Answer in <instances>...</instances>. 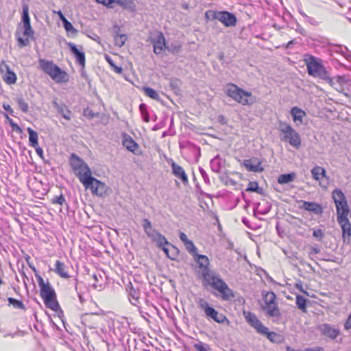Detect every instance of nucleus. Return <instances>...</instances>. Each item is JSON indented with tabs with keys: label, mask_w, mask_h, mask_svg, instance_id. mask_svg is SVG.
<instances>
[{
	"label": "nucleus",
	"mask_w": 351,
	"mask_h": 351,
	"mask_svg": "<svg viewBox=\"0 0 351 351\" xmlns=\"http://www.w3.org/2000/svg\"><path fill=\"white\" fill-rule=\"evenodd\" d=\"M188 252L193 256L194 261L201 269L198 276L202 279L203 285L209 286L219 293L218 296L223 301H228L234 298V293L221 275L210 268V260L207 256L199 254L197 249L191 240L184 244Z\"/></svg>",
	"instance_id": "1"
},
{
	"label": "nucleus",
	"mask_w": 351,
	"mask_h": 351,
	"mask_svg": "<svg viewBox=\"0 0 351 351\" xmlns=\"http://www.w3.org/2000/svg\"><path fill=\"white\" fill-rule=\"evenodd\" d=\"M29 267L35 273V277L40 288V295L45 306L54 311L57 316L64 323V312L57 300V295L54 289L48 280H47V282H45L42 276L38 274L35 267L32 265H29Z\"/></svg>",
	"instance_id": "2"
},
{
	"label": "nucleus",
	"mask_w": 351,
	"mask_h": 351,
	"mask_svg": "<svg viewBox=\"0 0 351 351\" xmlns=\"http://www.w3.org/2000/svg\"><path fill=\"white\" fill-rule=\"evenodd\" d=\"M38 68L57 83L67 82L69 80V74L52 60L39 58Z\"/></svg>",
	"instance_id": "3"
},
{
	"label": "nucleus",
	"mask_w": 351,
	"mask_h": 351,
	"mask_svg": "<svg viewBox=\"0 0 351 351\" xmlns=\"http://www.w3.org/2000/svg\"><path fill=\"white\" fill-rule=\"evenodd\" d=\"M243 314L245 321L250 326L253 327L258 333L266 336L271 342L278 343L280 341L281 335L275 332H270L269 328L263 324L254 313L250 311H243Z\"/></svg>",
	"instance_id": "4"
},
{
	"label": "nucleus",
	"mask_w": 351,
	"mask_h": 351,
	"mask_svg": "<svg viewBox=\"0 0 351 351\" xmlns=\"http://www.w3.org/2000/svg\"><path fill=\"white\" fill-rule=\"evenodd\" d=\"M226 94L243 106H252L256 101V97L251 92L247 91L232 83L227 84Z\"/></svg>",
	"instance_id": "5"
},
{
	"label": "nucleus",
	"mask_w": 351,
	"mask_h": 351,
	"mask_svg": "<svg viewBox=\"0 0 351 351\" xmlns=\"http://www.w3.org/2000/svg\"><path fill=\"white\" fill-rule=\"evenodd\" d=\"M306 65L309 75L325 80L330 86H333L335 84L320 60L313 56H310L308 60H306Z\"/></svg>",
	"instance_id": "6"
},
{
	"label": "nucleus",
	"mask_w": 351,
	"mask_h": 351,
	"mask_svg": "<svg viewBox=\"0 0 351 351\" xmlns=\"http://www.w3.org/2000/svg\"><path fill=\"white\" fill-rule=\"evenodd\" d=\"M278 129L282 134L280 136L281 141L288 142L292 147L299 149L301 145L300 136L290 124L280 120Z\"/></svg>",
	"instance_id": "7"
},
{
	"label": "nucleus",
	"mask_w": 351,
	"mask_h": 351,
	"mask_svg": "<svg viewBox=\"0 0 351 351\" xmlns=\"http://www.w3.org/2000/svg\"><path fill=\"white\" fill-rule=\"evenodd\" d=\"M69 164L81 183L92 175L91 170L87 163L75 153L71 154Z\"/></svg>",
	"instance_id": "8"
},
{
	"label": "nucleus",
	"mask_w": 351,
	"mask_h": 351,
	"mask_svg": "<svg viewBox=\"0 0 351 351\" xmlns=\"http://www.w3.org/2000/svg\"><path fill=\"white\" fill-rule=\"evenodd\" d=\"M86 189H89L92 194L99 197L106 195L108 186L92 175L82 183Z\"/></svg>",
	"instance_id": "9"
},
{
	"label": "nucleus",
	"mask_w": 351,
	"mask_h": 351,
	"mask_svg": "<svg viewBox=\"0 0 351 351\" xmlns=\"http://www.w3.org/2000/svg\"><path fill=\"white\" fill-rule=\"evenodd\" d=\"M332 197L335 204L337 215L349 214L350 209L345 194L338 188L332 192Z\"/></svg>",
	"instance_id": "10"
},
{
	"label": "nucleus",
	"mask_w": 351,
	"mask_h": 351,
	"mask_svg": "<svg viewBox=\"0 0 351 351\" xmlns=\"http://www.w3.org/2000/svg\"><path fill=\"white\" fill-rule=\"evenodd\" d=\"M212 14V19H217L225 27H235L237 23L236 15L228 11L210 12Z\"/></svg>",
	"instance_id": "11"
},
{
	"label": "nucleus",
	"mask_w": 351,
	"mask_h": 351,
	"mask_svg": "<svg viewBox=\"0 0 351 351\" xmlns=\"http://www.w3.org/2000/svg\"><path fill=\"white\" fill-rule=\"evenodd\" d=\"M199 306L204 310V313L208 319H211L215 322L221 324L226 319V316L219 313L215 308L211 306L208 302L203 299H200Z\"/></svg>",
	"instance_id": "12"
},
{
	"label": "nucleus",
	"mask_w": 351,
	"mask_h": 351,
	"mask_svg": "<svg viewBox=\"0 0 351 351\" xmlns=\"http://www.w3.org/2000/svg\"><path fill=\"white\" fill-rule=\"evenodd\" d=\"M348 214L337 215V221L342 231L343 243L349 244L351 241V223L348 218Z\"/></svg>",
	"instance_id": "13"
},
{
	"label": "nucleus",
	"mask_w": 351,
	"mask_h": 351,
	"mask_svg": "<svg viewBox=\"0 0 351 351\" xmlns=\"http://www.w3.org/2000/svg\"><path fill=\"white\" fill-rule=\"evenodd\" d=\"M150 43L153 45V51L156 55H160L167 50L166 39L162 32H158L155 36L149 37Z\"/></svg>",
	"instance_id": "14"
},
{
	"label": "nucleus",
	"mask_w": 351,
	"mask_h": 351,
	"mask_svg": "<svg viewBox=\"0 0 351 351\" xmlns=\"http://www.w3.org/2000/svg\"><path fill=\"white\" fill-rule=\"evenodd\" d=\"M21 20L23 26V35L27 36L32 39H34V31L31 25L30 18L29 15V8L27 5H24L23 6Z\"/></svg>",
	"instance_id": "15"
},
{
	"label": "nucleus",
	"mask_w": 351,
	"mask_h": 351,
	"mask_svg": "<svg viewBox=\"0 0 351 351\" xmlns=\"http://www.w3.org/2000/svg\"><path fill=\"white\" fill-rule=\"evenodd\" d=\"M317 329L322 336L330 340H335L340 335V330L329 324H320L318 326Z\"/></svg>",
	"instance_id": "16"
},
{
	"label": "nucleus",
	"mask_w": 351,
	"mask_h": 351,
	"mask_svg": "<svg viewBox=\"0 0 351 351\" xmlns=\"http://www.w3.org/2000/svg\"><path fill=\"white\" fill-rule=\"evenodd\" d=\"M71 53L74 56L76 62L82 66V68H84L85 66V53L83 51L82 46H80V49H78L76 45L73 43H67Z\"/></svg>",
	"instance_id": "17"
},
{
	"label": "nucleus",
	"mask_w": 351,
	"mask_h": 351,
	"mask_svg": "<svg viewBox=\"0 0 351 351\" xmlns=\"http://www.w3.org/2000/svg\"><path fill=\"white\" fill-rule=\"evenodd\" d=\"M126 291L128 295V298L131 304L134 306H138L140 304V289L138 286L134 287L131 282L126 285Z\"/></svg>",
	"instance_id": "18"
},
{
	"label": "nucleus",
	"mask_w": 351,
	"mask_h": 351,
	"mask_svg": "<svg viewBox=\"0 0 351 351\" xmlns=\"http://www.w3.org/2000/svg\"><path fill=\"white\" fill-rule=\"evenodd\" d=\"M1 72L5 71L3 76V81L8 84H14L16 83L17 77L16 73L10 69V67L5 63H1L0 66Z\"/></svg>",
	"instance_id": "19"
},
{
	"label": "nucleus",
	"mask_w": 351,
	"mask_h": 351,
	"mask_svg": "<svg viewBox=\"0 0 351 351\" xmlns=\"http://www.w3.org/2000/svg\"><path fill=\"white\" fill-rule=\"evenodd\" d=\"M302 204L300 206V208L307 211L313 212L316 215H319L323 212L322 206L316 202L302 201Z\"/></svg>",
	"instance_id": "20"
},
{
	"label": "nucleus",
	"mask_w": 351,
	"mask_h": 351,
	"mask_svg": "<svg viewBox=\"0 0 351 351\" xmlns=\"http://www.w3.org/2000/svg\"><path fill=\"white\" fill-rule=\"evenodd\" d=\"M171 169L173 174L178 179H180L184 184H186L189 182L188 177L185 173L184 169L176 162L171 163Z\"/></svg>",
	"instance_id": "21"
},
{
	"label": "nucleus",
	"mask_w": 351,
	"mask_h": 351,
	"mask_svg": "<svg viewBox=\"0 0 351 351\" xmlns=\"http://www.w3.org/2000/svg\"><path fill=\"white\" fill-rule=\"evenodd\" d=\"M69 267L58 260L55 264L54 271L61 278L68 279L71 276L69 274Z\"/></svg>",
	"instance_id": "22"
},
{
	"label": "nucleus",
	"mask_w": 351,
	"mask_h": 351,
	"mask_svg": "<svg viewBox=\"0 0 351 351\" xmlns=\"http://www.w3.org/2000/svg\"><path fill=\"white\" fill-rule=\"evenodd\" d=\"M244 167L250 171L262 172L264 169L261 167V162L258 160L246 159L243 161Z\"/></svg>",
	"instance_id": "23"
},
{
	"label": "nucleus",
	"mask_w": 351,
	"mask_h": 351,
	"mask_svg": "<svg viewBox=\"0 0 351 351\" xmlns=\"http://www.w3.org/2000/svg\"><path fill=\"white\" fill-rule=\"evenodd\" d=\"M123 145L130 152L136 154V149L138 147V143L128 134L123 136Z\"/></svg>",
	"instance_id": "24"
},
{
	"label": "nucleus",
	"mask_w": 351,
	"mask_h": 351,
	"mask_svg": "<svg viewBox=\"0 0 351 351\" xmlns=\"http://www.w3.org/2000/svg\"><path fill=\"white\" fill-rule=\"evenodd\" d=\"M263 309L266 311V314L269 317L279 318L281 315L280 309L276 303H272V304H264Z\"/></svg>",
	"instance_id": "25"
},
{
	"label": "nucleus",
	"mask_w": 351,
	"mask_h": 351,
	"mask_svg": "<svg viewBox=\"0 0 351 351\" xmlns=\"http://www.w3.org/2000/svg\"><path fill=\"white\" fill-rule=\"evenodd\" d=\"M152 237H149L152 241L156 243L157 247L159 248L163 245H170L169 242L158 230L153 231Z\"/></svg>",
	"instance_id": "26"
},
{
	"label": "nucleus",
	"mask_w": 351,
	"mask_h": 351,
	"mask_svg": "<svg viewBox=\"0 0 351 351\" xmlns=\"http://www.w3.org/2000/svg\"><path fill=\"white\" fill-rule=\"evenodd\" d=\"M113 31L114 32V45L117 47H121L124 45L125 41L128 39V36L125 34H120L119 32L120 30V27L118 25H114L113 27Z\"/></svg>",
	"instance_id": "27"
},
{
	"label": "nucleus",
	"mask_w": 351,
	"mask_h": 351,
	"mask_svg": "<svg viewBox=\"0 0 351 351\" xmlns=\"http://www.w3.org/2000/svg\"><path fill=\"white\" fill-rule=\"evenodd\" d=\"M271 208V204L267 202H263L262 203L258 202L254 208V215L257 213L262 215H267L270 211Z\"/></svg>",
	"instance_id": "28"
},
{
	"label": "nucleus",
	"mask_w": 351,
	"mask_h": 351,
	"mask_svg": "<svg viewBox=\"0 0 351 351\" xmlns=\"http://www.w3.org/2000/svg\"><path fill=\"white\" fill-rule=\"evenodd\" d=\"M293 120L296 123H302L303 118L306 116V112L301 108L295 106L290 111Z\"/></svg>",
	"instance_id": "29"
},
{
	"label": "nucleus",
	"mask_w": 351,
	"mask_h": 351,
	"mask_svg": "<svg viewBox=\"0 0 351 351\" xmlns=\"http://www.w3.org/2000/svg\"><path fill=\"white\" fill-rule=\"evenodd\" d=\"M53 105L56 108L58 113L60 114L64 119L66 120H71L72 112L66 105H60L56 101H53Z\"/></svg>",
	"instance_id": "30"
},
{
	"label": "nucleus",
	"mask_w": 351,
	"mask_h": 351,
	"mask_svg": "<svg viewBox=\"0 0 351 351\" xmlns=\"http://www.w3.org/2000/svg\"><path fill=\"white\" fill-rule=\"evenodd\" d=\"M224 163L225 160L222 159L219 155H217L210 160V168L213 171L219 173Z\"/></svg>",
	"instance_id": "31"
},
{
	"label": "nucleus",
	"mask_w": 351,
	"mask_h": 351,
	"mask_svg": "<svg viewBox=\"0 0 351 351\" xmlns=\"http://www.w3.org/2000/svg\"><path fill=\"white\" fill-rule=\"evenodd\" d=\"M296 178V173L295 172H290L288 173H283L278 177V183L280 184H286L292 182Z\"/></svg>",
	"instance_id": "32"
},
{
	"label": "nucleus",
	"mask_w": 351,
	"mask_h": 351,
	"mask_svg": "<svg viewBox=\"0 0 351 351\" xmlns=\"http://www.w3.org/2000/svg\"><path fill=\"white\" fill-rule=\"evenodd\" d=\"M309 302L308 299L302 295H296L295 304L296 306L303 313H306L307 306Z\"/></svg>",
	"instance_id": "33"
},
{
	"label": "nucleus",
	"mask_w": 351,
	"mask_h": 351,
	"mask_svg": "<svg viewBox=\"0 0 351 351\" xmlns=\"http://www.w3.org/2000/svg\"><path fill=\"white\" fill-rule=\"evenodd\" d=\"M58 14L60 20L62 22L64 29L67 32H72L76 34L77 32V29L73 27L72 23L66 19V17L64 16L61 11H59Z\"/></svg>",
	"instance_id": "34"
},
{
	"label": "nucleus",
	"mask_w": 351,
	"mask_h": 351,
	"mask_svg": "<svg viewBox=\"0 0 351 351\" xmlns=\"http://www.w3.org/2000/svg\"><path fill=\"white\" fill-rule=\"evenodd\" d=\"M311 175L314 180L318 181L320 180V177L325 178L326 176V172L325 169L319 166H315L311 171Z\"/></svg>",
	"instance_id": "35"
},
{
	"label": "nucleus",
	"mask_w": 351,
	"mask_h": 351,
	"mask_svg": "<svg viewBox=\"0 0 351 351\" xmlns=\"http://www.w3.org/2000/svg\"><path fill=\"white\" fill-rule=\"evenodd\" d=\"M27 131L29 134V145L32 147L38 145V133L31 128H27Z\"/></svg>",
	"instance_id": "36"
},
{
	"label": "nucleus",
	"mask_w": 351,
	"mask_h": 351,
	"mask_svg": "<svg viewBox=\"0 0 351 351\" xmlns=\"http://www.w3.org/2000/svg\"><path fill=\"white\" fill-rule=\"evenodd\" d=\"M332 80H334V82L335 83L332 86H342L347 85V86H351V80L346 77L343 75H337L334 77H331Z\"/></svg>",
	"instance_id": "37"
},
{
	"label": "nucleus",
	"mask_w": 351,
	"mask_h": 351,
	"mask_svg": "<svg viewBox=\"0 0 351 351\" xmlns=\"http://www.w3.org/2000/svg\"><path fill=\"white\" fill-rule=\"evenodd\" d=\"M7 300L8 302V306H12L15 309H21L23 311L26 310V307L21 300L15 299L12 297H8Z\"/></svg>",
	"instance_id": "38"
},
{
	"label": "nucleus",
	"mask_w": 351,
	"mask_h": 351,
	"mask_svg": "<svg viewBox=\"0 0 351 351\" xmlns=\"http://www.w3.org/2000/svg\"><path fill=\"white\" fill-rule=\"evenodd\" d=\"M144 231L146 234V235L149 237H152L153 234V231H156V229L152 228V225L151 221L148 219H144L143 220V225H142Z\"/></svg>",
	"instance_id": "39"
},
{
	"label": "nucleus",
	"mask_w": 351,
	"mask_h": 351,
	"mask_svg": "<svg viewBox=\"0 0 351 351\" xmlns=\"http://www.w3.org/2000/svg\"><path fill=\"white\" fill-rule=\"evenodd\" d=\"M143 92L145 95H147V97H149L153 99H155L157 101H159L160 99V95L156 92V90H155L154 89H153L150 87H148V86L144 87Z\"/></svg>",
	"instance_id": "40"
},
{
	"label": "nucleus",
	"mask_w": 351,
	"mask_h": 351,
	"mask_svg": "<svg viewBox=\"0 0 351 351\" xmlns=\"http://www.w3.org/2000/svg\"><path fill=\"white\" fill-rule=\"evenodd\" d=\"M182 47V45L179 41H175L169 45H167V51L173 54H176L181 51Z\"/></svg>",
	"instance_id": "41"
},
{
	"label": "nucleus",
	"mask_w": 351,
	"mask_h": 351,
	"mask_svg": "<svg viewBox=\"0 0 351 351\" xmlns=\"http://www.w3.org/2000/svg\"><path fill=\"white\" fill-rule=\"evenodd\" d=\"M139 110L141 112L143 120L148 123L150 121V117L147 110V105L144 103H142L139 105Z\"/></svg>",
	"instance_id": "42"
},
{
	"label": "nucleus",
	"mask_w": 351,
	"mask_h": 351,
	"mask_svg": "<svg viewBox=\"0 0 351 351\" xmlns=\"http://www.w3.org/2000/svg\"><path fill=\"white\" fill-rule=\"evenodd\" d=\"M264 304H272L276 303V295L273 291H267L265 294L263 295Z\"/></svg>",
	"instance_id": "43"
},
{
	"label": "nucleus",
	"mask_w": 351,
	"mask_h": 351,
	"mask_svg": "<svg viewBox=\"0 0 351 351\" xmlns=\"http://www.w3.org/2000/svg\"><path fill=\"white\" fill-rule=\"evenodd\" d=\"M16 101L19 106V109L24 113L29 112L28 104L25 101L22 97H18L16 99Z\"/></svg>",
	"instance_id": "44"
},
{
	"label": "nucleus",
	"mask_w": 351,
	"mask_h": 351,
	"mask_svg": "<svg viewBox=\"0 0 351 351\" xmlns=\"http://www.w3.org/2000/svg\"><path fill=\"white\" fill-rule=\"evenodd\" d=\"M246 191L256 192L258 194H262L263 189L259 187L258 182H250L247 186Z\"/></svg>",
	"instance_id": "45"
},
{
	"label": "nucleus",
	"mask_w": 351,
	"mask_h": 351,
	"mask_svg": "<svg viewBox=\"0 0 351 351\" xmlns=\"http://www.w3.org/2000/svg\"><path fill=\"white\" fill-rule=\"evenodd\" d=\"M4 117H5V119H7L8 122L9 123L10 127L12 128V130L17 132V133H21L22 132V129L16 123H15L10 117L9 115L7 114V113H5L4 114Z\"/></svg>",
	"instance_id": "46"
},
{
	"label": "nucleus",
	"mask_w": 351,
	"mask_h": 351,
	"mask_svg": "<svg viewBox=\"0 0 351 351\" xmlns=\"http://www.w3.org/2000/svg\"><path fill=\"white\" fill-rule=\"evenodd\" d=\"M337 47V52L341 53L346 59L351 60V53L349 51L346 47H342L341 45H336Z\"/></svg>",
	"instance_id": "47"
},
{
	"label": "nucleus",
	"mask_w": 351,
	"mask_h": 351,
	"mask_svg": "<svg viewBox=\"0 0 351 351\" xmlns=\"http://www.w3.org/2000/svg\"><path fill=\"white\" fill-rule=\"evenodd\" d=\"M51 202L53 204H59L62 206L65 204L66 206H68V204L66 203L65 197L62 193L60 195L54 196L51 199Z\"/></svg>",
	"instance_id": "48"
},
{
	"label": "nucleus",
	"mask_w": 351,
	"mask_h": 351,
	"mask_svg": "<svg viewBox=\"0 0 351 351\" xmlns=\"http://www.w3.org/2000/svg\"><path fill=\"white\" fill-rule=\"evenodd\" d=\"M193 347L197 351H211V348L209 345L202 341L195 343Z\"/></svg>",
	"instance_id": "49"
},
{
	"label": "nucleus",
	"mask_w": 351,
	"mask_h": 351,
	"mask_svg": "<svg viewBox=\"0 0 351 351\" xmlns=\"http://www.w3.org/2000/svg\"><path fill=\"white\" fill-rule=\"evenodd\" d=\"M106 60L109 63V64L111 66V67L113 69L114 71L117 73H121L123 72V69L121 66H117L114 64L113 60L111 59V58L109 56H106Z\"/></svg>",
	"instance_id": "50"
},
{
	"label": "nucleus",
	"mask_w": 351,
	"mask_h": 351,
	"mask_svg": "<svg viewBox=\"0 0 351 351\" xmlns=\"http://www.w3.org/2000/svg\"><path fill=\"white\" fill-rule=\"evenodd\" d=\"M17 43L19 47L22 48L23 47L27 46L29 44V40L28 38H23L22 37L17 38Z\"/></svg>",
	"instance_id": "51"
},
{
	"label": "nucleus",
	"mask_w": 351,
	"mask_h": 351,
	"mask_svg": "<svg viewBox=\"0 0 351 351\" xmlns=\"http://www.w3.org/2000/svg\"><path fill=\"white\" fill-rule=\"evenodd\" d=\"M114 3L123 8H127L129 4L132 3L131 0H114Z\"/></svg>",
	"instance_id": "52"
},
{
	"label": "nucleus",
	"mask_w": 351,
	"mask_h": 351,
	"mask_svg": "<svg viewBox=\"0 0 351 351\" xmlns=\"http://www.w3.org/2000/svg\"><path fill=\"white\" fill-rule=\"evenodd\" d=\"M199 171L205 183L207 184H210L209 177L206 171L201 167H199Z\"/></svg>",
	"instance_id": "53"
},
{
	"label": "nucleus",
	"mask_w": 351,
	"mask_h": 351,
	"mask_svg": "<svg viewBox=\"0 0 351 351\" xmlns=\"http://www.w3.org/2000/svg\"><path fill=\"white\" fill-rule=\"evenodd\" d=\"M313 236L314 237H316L317 239H318L319 241H321L323 239V237H324V233L322 230L316 229V230H313Z\"/></svg>",
	"instance_id": "54"
},
{
	"label": "nucleus",
	"mask_w": 351,
	"mask_h": 351,
	"mask_svg": "<svg viewBox=\"0 0 351 351\" xmlns=\"http://www.w3.org/2000/svg\"><path fill=\"white\" fill-rule=\"evenodd\" d=\"M98 3H101L108 8H112V4L114 3V0H95Z\"/></svg>",
	"instance_id": "55"
},
{
	"label": "nucleus",
	"mask_w": 351,
	"mask_h": 351,
	"mask_svg": "<svg viewBox=\"0 0 351 351\" xmlns=\"http://www.w3.org/2000/svg\"><path fill=\"white\" fill-rule=\"evenodd\" d=\"M84 115L88 119H93L97 116V114L89 108H86L84 110Z\"/></svg>",
	"instance_id": "56"
},
{
	"label": "nucleus",
	"mask_w": 351,
	"mask_h": 351,
	"mask_svg": "<svg viewBox=\"0 0 351 351\" xmlns=\"http://www.w3.org/2000/svg\"><path fill=\"white\" fill-rule=\"evenodd\" d=\"M305 21L313 26H317L319 25V22L316 21L314 18L311 16H306Z\"/></svg>",
	"instance_id": "57"
},
{
	"label": "nucleus",
	"mask_w": 351,
	"mask_h": 351,
	"mask_svg": "<svg viewBox=\"0 0 351 351\" xmlns=\"http://www.w3.org/2000/svg\"><path fill=\"white\" fill-rule=\"evenodd\" d=\"M3 108L8 112L10 115L14 116V111L8 104L3 103L2 105Z\"/></svg>",
	"instance_id": "58"
},
{
	"label": "nucleus",
	"mask_w": 351,
	"mask_h": 351,
	"mask_svg": "<svg viewBox=\"0 0 351 351\" xmlns=\"http://www.w3.org/2000/svg\"><path fill=\"white\" fill-rule=\"evenodd\" d=\"M160 248L165 252V254L168 258H169L171 260L176 259L175 256L169 254V250L167 247H165V245H163V247H160Z\"/></svg>",
	"instance_id": "59"
},
{
	"label": "nucleus",
	"mask_w": 351,
	"mask_h": 351,
	"mask_svg": "<svg viewBox=\"0 0 351 351\" xmlns=\"http://www.w3.org/2000/svg\"><path fill=\"white\" fill-rule=\"evenodd\" d=\"M179 238L182 241V243L184 244H185L186 242H188L189 241V239L187 237V235L185 233L182 232H180Z\"/></svg>",
	"instance_id": "60"
},
{
	"label": "nucleus",
	"mask_w": 351,
	"mask_h": 351,
	"mask_svg": "<svg viewBox=\"0 0 351 351\" xmlns=\"http://www.w3.org/2000/svg\"><path fill=\"white\" fill-rule=\"evenodd\" d=\"M35 148L36 154L40 157L41 158H44V152L43 149L39 147V145H37L36 147H34Z\"/></svg>",
	"instance_id": "61"
},
{
	"label": "nucleus",
	"mask_w": 351,
	"mask_h": 351,
	"mask_svg": "<svg viewBox=\"0 0 351 351\" xmlns=\"http://www.w3.org/2000/svg\"><path fill=\"white\" fill-rule=\"evenodd\" d=\"M311 252L309 253V256H311V255L313 254H319L321 251L320 248L318 247H311Z\"/></svg>",
	"instance_id": "62"
},
{
	"label": "nucleus",
	"mask_w": 351,
	"mask_h": 351,
	"mask_svg": "<svg viewBox=\"0 0 351 351\" xmlns=\"http://www.w3.org/2000/svg\"><path fill=\"white\" fill-rule=\"evenodd\" d=\"M300 351H324V349L321 347H315V348H308L304 350Z\"/></svg>",
	"instance_id": "63"
},
{
	"label": "nucleus",
	"mask_w": 351,
	"mask_h": 351,
	"mask_svg": "<svg viewBox=\"0 0 351 351\" xmlns=\"http://www.w3.org/2000/svg\"><path fill=\"white\" fill-rule=\"evenodd\" d=\"M339 93H343L346 96H348V95L347 93H346L344 92V88L342 86H333Z\"/></svg>",
	"instance_id": "64"
}]
</instances>
